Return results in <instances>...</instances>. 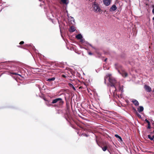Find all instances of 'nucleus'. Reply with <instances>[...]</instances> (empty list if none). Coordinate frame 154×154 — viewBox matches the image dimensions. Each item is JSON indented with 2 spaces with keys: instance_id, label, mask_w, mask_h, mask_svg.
Here are the masks:
<instances>
[{
  "instance_id": "obj_1",
  "label": "nucleus",
  "mask_w": 154,
  "mask_h": 154,
  "mask_svg": "<svg viewBox=\"0 0 154 154\" xmlns=\"http://www.w3.org/2000/svg\"><path fill=\"white\" fill-rule=\"evenodd\" d=\"M109 82L111 84V87H114L115 89V91H116L117 87L116 85V80L113 78L111 77L109 78Z\"/></svg>"
},
{
  "instance_id": "obj_2",
  "label": "nucleus",
  "mask_w": 154,
  "mask_h": 154,
  "mask_svg": "<svg viewBox=\"0 0 154 154\" xmlns=\"http://www.w3.org/2000/svg\"><path fill=\"white\" fill-rule=\"evenodd\" d=\"M58 102L59 103L60 105H62L63 104L64 101L62 100V99L61 98H58L55 99L53 100L51 103L52 104H54Z\"/></svg>"
},
{
  "instance_id": "obj_3",
  "label": "nucleus",
  "mask_w": 154,
  "mask_h": 154,
  "mask_svg": "<svg viewBox=\"0 0 154 154\" xmlns=\"http://www.w3.org/2000/svg\"><path fill=\"white\" fill-rule=\"evenodd\" d=\"M93 7L95 12H100L101 9L98 4H95L93 5Z\"/></svg>"
},
{
  "instance_id": "obj_4",
  "label": "nucleus",
  "mask_w": 154,
  "mask_h": 154,
  "mask_svg": "<svg viewBox=\"0 0 154 154\" xmlns=\"http://www.w3.org/2000/svg\"><path fill=\"white\" fill-rule=\"evenodd\" d=\"M144 88L146 91L148 92H150L152 91V89L149 86L145 85L144 86Z\"/></svg>"
},
{
  "instance_id": "obj_5",
  "label": "nucleus",
  "mask_w": 154,
  "mask_h": 154,
  "mask_svg": "<svg viewBox=\"0 0 154 154\" xmlns=\"http://www.w3.org/2000/svg\"><path fill=\"white\" fill-rule=\"evenodd\" d=\"M24 73V74L23 75L22 73L21 74H20V77H21L23 78L24 79L25 77H26V73L25 72L24 70L23 69L20 68V73Z\"/></svg>"
},
{
  "instance_id": "obj_6",
  "label": "nucleus",
  "mask_w": 154,
  "mask_h": 154,
  "mask_svg": "<svg viewBox=\"0 0 154 154\" xmlns=\"http://www.w3.org/2000/svg\"><path fill=\"white\" fill-rule=\"evenodd\" d=\"M111 0H103V3L106 6H109L111 3Z\"/></svg>"
},
{
  "instance_id": "obj_7",
  "label": "nucleus",
  "mask_w": 154,
  "mask_h": 154,
  "mask_svg": "<svg viewBox=\"0 0 154 154\" xmlns=\"http://www.w3.org/2000/svg\"><path fill=\"white\" fill-rule=\"evenodd\" d=\"M117 8L115 5H113L109 9L110 11H114L117 9Z\"/></svg>"
},
{
  "instance_id": "obj_8",
  "label": "nucleus",
  "mask_w": 154,
  "mask_h": 154,
  "mask_svg": "<svg viewBox=\"0 0 154 154\" xmlns=\"http://www.w3.org/2000/svg\"><path fill=\"white\" fill-rule=\"evenodd\" d=\"M70 117L71 116L69 112H66L65 115V118L68 121V119H69Z\"/></svg>"
},
{
  "instance_id": "obj_9",
  "label": "nucleus",
  "mask_w": 154,
  "mask_h": 154,
  "mask_svg": "<svg viewBox=\"0 0 154 154\" xmlns=\"http://www.w3.org/2000/svg\"><path fill=\"white\" fill-rule=\"evenodd\" d=\"M132 102L136 106H138L139 105V103L138 101L135 99H134Z\"/></svg>"
},
{
  "instance_id": "obj_10",
  "label": "nucleus",
  "mask_w": 154,
  "mask_h": 154,
  "mask_svg": "<svg viewBox=\"0 0 154 154\" xmlns=\"http://www.w3.org/2000/svg\"><path fill=\"white\" fill-rule=\"evenodd\" d=\"M11 74H13V75H15V76L14 77V79H15V80L17 81L18 82V80L19 79L17 78V75H19V74H17V73H14V72L11 73Z\"/></svg>"
},
{
  "instance_id": "obj_11",
  "label": "nucleus",
  "mask_w": 154,
  "mask_h": 154,
  "mask_svg": "<svg viewBox=\"0 0 154 154\" xmlns=\"http://www.w3.org/2000/svg\"><path fill=\"white\" fill-rule=\"evenodd\" d=\"M148 138L149 139L153 141L154 143V135L151 136L150 135H148Z\"/></svg>"
},
{
  "instance_id": "obj_12",
  "label": "nucleus",
  "mask_w": 154,
  "mask_h": 154,
  "mask_svg": "<svg viewBox=\"0 0 154 154\" xmlns=\"http://www.w3.org/2000/svg\"><path fill=\"white\" fill-rule=\"evenodd\" d=\"M144 109L143 107L141 106H140L139 107V108H138L137 110L139 112H142Z\"/></svg>"
},
{
  "instance_id": "obj_13",
  "label": "nucleus",
  "mask_w": 154,
  "mask_h": 154,
  "mask_svg": "<svg viewBox=\"0 0 154 154\" xmlns=\"http://www.w3.org/2000/svg\"><path fill=\"white\" fill-rule=\"evenodd\" d=\"M75 28L74 26H72L70 27L69 31L70 32H73L75 31Z\"/></svg>"
},
{
  "instance_id": "obj_14",
  "label": "nucleus",
  "mask_w": 154,
  "mask_h": 154,
  "mask_svg": "<svg viewBox=\"0 0 154 154\" xmlns=\"http://www.w3.org/2000/svg\"><path fill=\"white\" fill-rule=\"evenodd\" d=\"M121 74L123 77H126L128 76V74L127 72H122L121 73Z\"/></svg>"
},
{
  "instance_id": "obj_15",
  "label": "nucleus",
  "mask_w": 154,
  "mask_h": 154,
  "mask_svg": "<svg viewBox=\"0 0 154 154\" xmlns=\"http://www.w3.org/2000/svg\"><path fill=\"white\" fill-rule=\"evenodd\" d=\"M76 38L78 39H81L82 38L81 34H79L76 36Z\"/></svg>"
},
{
  "instance_id": "obj_16",
  "label": "nucleus",
  "mask_w": 154,
  "mask_h": 154,
  "mask_svg": "<svg viewBox=\"0 0 154 154\" xmlns=\"http://www.w3.org/2000/svg\"><path fill=\"white\" fill-rule=\"evenodd\" d=\"M113 96L114 97L116 98H117V97H118L119 98H122V96L121 94H120V95H117V94H116V93L115 92H114L113 93Z\"/></svg>"
},
{
  "instance_id": "obj_17",
  "label": "nucleus",
  "mask_w": 154,
  "mask_h": 154,
  "mask_svg": "<svg viewBox=\"0 0 154 154\" xmlns=\"http://www.w3.org/2000/svg\"><path fill=\"white\" fill-rule=\"evenodd\" d=\"M119 91H120L121 92V93L123 92V86H120L119 85Z\"/></svg>"
},
{
  "instance_id": "obj_18",
  "label": "nucleus",
  "mask_w": 154,
  "mask_h": 154,
  "mask_svg": "<svg viewBox=\"0 0 154 154\" xmlns=\"http://www.w3.org/2000/svg\"><path fill=\"white\" fill-rule=\"evenodd\" d=\"M55 78L54 77H53L51 78H49V79H48L47 80V81L50 82L53 81H54L55 80Z\"/></svg>"
},
{
  "instance_id": "obj_19",
  "label": "nucleus",
  "mask_w": 154,
  "mask_h": 154,
  "mask_svg": "<svg viewBox=\"0 0 154 154\" xmlns=\"http://www.w3.org/2000/svg\"><path fill=\"white\" fill-rule=\"evenodd\" d=\"M100 147L102 148L103 150L104 151H105L108 148V147L107 145H106L104 146V147H102V146H101Z\"/></svg>"
},
{
  "instance_id": "obj_20",
  "label": "nucleus",
  "mask_w": 154,
  "mask_h": 154,
  "mask_svg": "<svg viewBox=\"0 0 154 154\" xmlns=\"http://www.w3.org/2000/svg\"><path fill=\"white\" fill-rule=\"evenodd\" d=\"M133 109L136 111V114L137 117L140 118H141V115L136 111L134 108H133Z\"/></svg>"
},
{
  "instance_id": "obj_21",
  "label": "nucleus",
  "mask_w": 154,
  "mask_h": 154,
  "mask_svg": "<svg viewBox=\"0 0 154 154\" xmlns=\"http://www.w3.org/2000/svg\"><path fill=\"white\" fill-rule=\"evenodd\" d=\"M115 136L116 137V138H118L121 141H122V138L119 136L117 134H115Z\"/></svg>"
},
{
  "instance_id": "obj_22",
  "label": "nucleus",
  "mask_w": 154,
  "mask_h": 154,
  "mask_svg": "<svg viewBox=\"0 0 154 154\" xmlns=\"http://www.w3.org/2000/svg\"><path fill=\"white\" fill-rule=\"evenodd\" d=\"M61 2L64 4L67 5L68 4V2H67L66 0H61Z\"/></svg>"
},
{
  "instance_id": "obj_23",
  "label": "nucleus",
  "mask_w": 154,
  "mask_h": 154,
  "mask_svg": "<svg viewBox=\"0 0 154 154\" xmlns=\"http://www.w3.org/2000/svg\"><path fill=\"white\" fill-rule=\"evenodd\" d=\"M29 46V45H28L26 44V45H24L23 47H21L20 46V48H23L26 49V48L28 47Z\"/></svg>"
},
{
  "instance_id": "obj_24",
  "label": "nucleus",
  "mask_w": 154,
  "mask_h": 154,
  "mask_svg": "<svg viewBox=\"0 0 154 154\" xmlns=\"http://www.w3.org/2000/svg\"><path fill=\"white\" fill-rule=\"evenodd\" d=\"M81 136L88 137L89 136V135L86 134L84 133V134H81Z\"/></svg>"
},
{
  "instance_id": "obj_25",
  "label": "nucleus",
  "mask_w": 154,
  "mask_h": 154,
  "mask_svg": "<svg viewBox=\"0 0 154 154\" xmlns=\"http://www.w3.org/2000/svg\"><path fill=\"white\" fill-rule=\"evenodd\" d=\"M147 128L149 129H150L151 128L150 123L148 124Z\"/></svg>"
},
{
  "instance_id": "obj_26",
  "label": "nucleus",
  "mask_w": 154,
  "mask_h": 154,
  "mask_svg": "<svg viewBox=\"0 0 154 154\" xmlns=\"http://www.w3.org/2000/svg\"><path fill=\"white\" fill-rule=\"evenodd\" d=\"M69 86L70 87H72L73 86V85L71 83H69V84H68Z\"/></svg>"
},
{
  "instance_id": "obj_27",
  "label": "nucleus",
  "mask_w": 154,
  "mask_h": 154,
  "mask_svg": "<svg viewBox=\"0 0 154 154\" xmlns=\"http://www.w3.org/2000/svg\"><path fill=\"white\" fill-rule=\"evenodd\" d=\"M145 121L148 124L150 123L147 120V119H146Z\"/></svg>"
},
{
  "instance_id": "obj_28",
  "label": "nucleus",
  "mask_w": 154,
  "mask_h": 154,
  "mask_svg": "<svg viewBox=\"0 0 154 154\" xmlns=\"http://www.w3.org/2000/svg\"><path fill=\"white\" fill-rule=\"evenodd\" d=\"M24 43V42L23 41H21L20 42V45H22Z\"/></svg>"
},
{
  "instance_id": "obj_29",
  "label": "nucleus",
  "mask_w": 154,
  "mask_h": 154,
  "mask_svg": "<svg viewBox=\"0 0 154 154\" xmlns=\"http://www.w3.org/2000/svg\"><path fill=\"white\" fill-rule=\"evenodd\" d=\"M62 76L64 78H66V76L64 74L62 75Z\"/></svg>"
},
{
  "instance_id": "obj_30",
  "label": "nucleus",
  "mask_w": 154,
  "mask_h": 154,
  "mask_svg": "<svg viewBox=\"0 0 154 154\" xmlns=\"http://www.w3.org/2000/svg\"><path fill=\"white\" fill-rule=\"evenodd\" d=\"M88 54L90 55H92V53L91 52H89L88 53Z\"/></svg>"
},
{
  "instance_id": "obj_31",
  "label": "nucleus",
  "mask_w": 154,
  "mask_h": 154,
  "mask_svg": "<svg viewBox=\"0 0 154 154\" xmlns=\"http://www.w3.org/2000/svg\"><path fill=\"white\" fill-rule=\"evenodd\" d=\"M152 13L153 14H154V8H153L152 10Z\"/></svg>"
},
{
  "instance_id": "obj_32",
  "label": "nucleus",
  "mask_w": 154,
  "mask_h": 154,
  "mask_svg": "<svg viewBox=\"0 0 154 154\" xmlns=\"http://www.w3.org/2000/svg\"><path fill=\"white\" fill-rule=\"evenodd\" d=\"M74 90H75V88L74 87V86H73L72 87Z\"/></svg>"
},
{
  "instance_id": "obj_33",
  "label": "nucleus",
  "mask_w": 154,
  "mask_h": 154,
  "mask_svg": "<svg viewBox=\"0 0 154 154\" xmlns=\"http://www.w3.org/2000/svg\"><path fill=\"white\" fill-rule=\"evenodd\" d=\"M96 142H97V144H98V145L99 146H100L99 145V144H98V142H97V139H96Z\"/></svg>"
},
{
  "instance_id": "obj_34",
  "label": "nucleus",
  "mask_w": 154,
  "mask_h": 154,
  "mask_svg": "<svg viewBox=\"0 0 154 154\" xmlns=\"http://www.w3.org/2000/svg\"><path fill=\"white\" fill-rule=\"evenodd\" d=\"M153 20H154V17H153ZM153 28H154V23H153Z\"/></svg>"
},
{
  "instance_id": "obj_35",
  "label": "nucleus",
  "mask_w": 154,
  "mask_h": 154,
  "mask_svg": "<svg viewBox=\"0 0 154 154\" xmlns=\"http://www.w3.org/2000/svg\"><path fill=\"white\" fill-rule=\"evenodd\" d=\"M107 60V58H106V59L104 60V61H105V62Z\"/></svg>"
},
{
  "instance_id": "obj_36",
  "label": "nucleus",
  "mask_w": 154,
  "mask_h": 154,
  "mask_svg": "<svg viewBox=\"0 0 154 154\" xmlns=\"http://www.w3.org/2000/svg\"><path fill=\"white\" fill-rule=\"evenodd\" d=\"M152 8H154V5H152Z\"/></svg>"
},
{
  "instance_id": "obj_37",
  "label": "nucleus",
  "mask_w": 154,
  "mask_h": 154,
  "mask_svg": "<svg viewBox=\"0 0 154 154\" xmlns=\"http://www.w3.org/2000/svg\"><path fill=\"white\" fill-rule=\"evenodd\" d=\"M92 47V48H93L94 49H95V48L94 47Z\"/></svg>"
},
{
  "instance_id": "obj_38",
  "label": "nucleus",
  "mask_w": 154,
  "mask_h": 154,
  "mask_svg": "<svg viewBox=\"0 0 154 154\" xmlns=\"http://www.w3.org/2000/svg\"><path fill=\"white\" fill-rule=\"evenodd\" d=\"M118 72H119V70H118Z\"/></svg>"
},
{
  "instance_id": "obj_39",
  "label": "nucleus",
  "mask_w": 154,
  "mask_h": 154,
  "mask_svg": "<svg viewBox=\"0 0 154 154\" xmlns=\"http://www.w3.org/2000/svg\"><path fill=\"white\" fill-rule=\"evenodd\" d=\"M85 84V85L86 86V84Z\"/></svg>"
},
{
  "instance_id": "obj_40",
  "label": "nucleus",
  "mask_w": 154,
  "mask_h": 154,
  "mask_svg": "<svg viewBox=\"0 0 154 154\" xmlns=\"http://www.w3.org/2000/svg\"><path fill=\"white\" fill-rule=\"evenodd\" d=\"M152 133H152V132H151V134H152Z\"/></svg>"
},
{
  "instance_id": "obj_41",
  "label": "nucleus",
  "mask_w": 154,
  "mask_h": 154,
  "mask_svg": "<svg viewBox=\"0 0 154 154\" xmlns=\"http://www.w3.org/2000/svg\"><path fill=\"white\" fill-rule=\"evenodd\" d=\"M44 100H45V99H44Z\"/></svg>"
},
{
  "instance_id": "obj_42",
  "label": "nucleus",
  "mask_w": 154,
  "mask_h": 154,
  "mask_svg": "<svg viewBox=\"0 0 154 154\" xmlns=\"http://www.w3.org/2000/svg\"><path fill=\"white\" fill-rule=\"evenodd\" d=\"M55 105H54V106H55Z\"/></svg>"
},
{
  "instance_id": "obj_43",
  "label": "nucleus",
  "mask_w": 154,
  "mask_h": 154,
  "mask_svg": "<svg viewBox=\"0 0 154 154\" xmlns=\"http://www.w3.org/2000/svg\"><path fill=\"white\" fill-rule=\"evenodd\" d=\"M153 92H154V90L153 91Z\"/></svg>"
}]
</instances>
